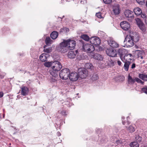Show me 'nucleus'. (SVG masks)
<instances>
[{
	"label": "nucleus",
	"instance_id": "obj_1",
	"mask_svg": "<svg viewBox=\"0 0 147 147\" xmlns=\"http://www.w3.org/2000/svg\"><path fill=\"white\" fill-rule=\"evenodd\" d=\"M62 67L59 61H54L49 71L50 75L53 76L55 77H57V72L59 71Z\"/></svg>",
	"mask_w": 147,
	"mask_h": 147
},
{
	"label": "nucleus",
	"instance_id": "obj_2",
	"mask_svg": "<svg viewBox=\"0 0 147 147\" xmlns=\"http://www.w3.org/2000/svg\"><path fill=\"white\" fill-rule=\"evenodd\" d=\"M133 37L132 36L127 35L124 40V47H132L134 45L133 41Z\"/></svg>",
	"mask_w": 147,
	"mask_h": 147
},
{
	"label": "nucleus",
	"instance_id": "obj_3",
	"mask_svg": "<svg viewBox=\"0 0 147 147\" xmlns=\"http://www.w3.org/2000/svg\"><path fill=\"white\" fill-rule=\"evenodd\" d=\"M70 72V70L68 69H63L61 70L59 73V77L62 80H66L69 77Z\"/></svg>",
	"mask_w": 147,
	"mask_h": 147
},
{
	"label": "nucleus",
	"instance_id": "obj_4",
	"mask_svg": "<svg viewBox=\"0 0 147 147\" xmlns=\"http://www.w3.org/2000/svg\"><path fill=\"white\" fill-rule=\"evenodd\" d=\"M66 45L68 46V49L70 50H72L75 48L76 43V41L72 39H68L66 40H63Z\"/></svg>",
	"mask_w": 147,
	"mask_h": 147
},
{
	"label": "nucleus",
	"instance_id": "obj_5",
	"mask_svg": "<svg viewBox=\"0 0 147 147\" xmlns=\"http://www.w3.org/2000/svg\"><path fill=\"white\" fill-rule=\"evenodd\" d=\"M79 76L81 78H84L87 76L88 72V71L84 68H80L78 70Z\"/></svg>",
	"mask_w": 147,
	"mask_h": 147
},
{
	"label": "nucleus",
	"instance_id": "obj_6",
	"mask_svg": "<svg viewBox=\"0 0 147 147\" xmlns=\"http://www.w3.org/2000/svg\"><path fill=\"white\" fill-rule=\"evenodd\" d=\"M83 49L84 51L87 53H91L95 50L94 46L90 44H86L83 46Z\"/></svg>",
	"mask_w": 147,
	"mask_h": 147
},
{
	"label": "nucleus",
	"instance_id": "obj_7",
	"mask_svg": "<svg viewBox=\"0 0 147 147\" xmlns=\"http://www.w3.org/2000/svg\"><path fill=\"white\" fill-rule=\"evenodd\" d=\"M68 48L66 44H65L63 41L60 43V46L58 47V50L61 52L63 53H65L68 50Z\"/></svg>",
	"mask_w": 147,
	"mask_h": 147
},
{
	"label": "nucleus",
	"instance_id": "obj_8",
	"mask_svg": "<svg viewBox=\"0 0 147 147\" xmlns=\"http://www.w3.org/2000/svg\"><path fill=\"white\" fill-rule=\"evenodd\" d=\"M135 81H136L138 83H140L142 84H143L144 83L143 82L138 78H132L129 74L128 78V83L130 84H132L134 83Z\"/></svg>",
	"mask_w": 147,
	"mask_h": 147
},
{
	"label": "nucleus",
	"instance_id": "obj_9",
	"mask_svg": "<svg viewBox=\"0 0 147 147\" xmlns=\"http://www.w3.org/2000/svg\"><path fill=\"white\" fill-rule=\"evenodd\" d=\"M90 43L94 45H98L100 43V40L96 37H91L90 39Z\"/></svg>",
	"mask_w": 147,
	"mask_h": 147
},
{
	"label": "nucleus",
	"instance_id": "obj_10",
	"mask_svg": "<svg viewBox=\"0 0 147 147\" xmlns=\"http://www.w3.org/2000/svg\"><path fill=\"white\" fill-rule=\"evenodd\" d=\"M106 53L108 55L112 57H115L117 54L116 50L112 48L107 49L106 50Z\"/></svg>",
	"mask_w": 147,
	"mask_h": 147
},
{
	"label": "nucleus",
	"instance_id": "obj_11",
	"mask_svg": "<svg viewBox=\"0 0 147 147\" xmlns=\"http://www.w3.org/2000/svg\"><path fill=\"white\" fill-rule=\"evenodd\" d=\"M121 28L125 30H127L130 28V24L126 21L121 22L120 24Z\"/></svg>",
	"mask_w": 147,
	"mask_h": 147
},
{
	"label": "nucleus",
	"instance_id": "obj_12",
	"mask_svg": "<svg viewBox=\"0 0 147 147\" xmlns=\"http://www.w3.org/2000/svg\"><path fill=\"white\" fill-rule=\"evenodd\" d=\"M144 53L142 51L137 50L135 51L134 55L139 59H143V57H144Z\"/></svg>",
	"mask_w": 147,
	"mask_h": 147
},
{
	"label": "nucleus",
	"instance_id": "obj_13",
	"mask_svg": "<svg viewBox=\"0 0 147 147\" xmlns=\"http://www.w3.org/2000/svg\"><path fill=\"white\" fill-rule=\"evenodd\" d=\"M69 79L72 81H75L77 80L79 78L77 73L76 72H72L69 74Z\"/></svg>",
	"mask_w": 147,
	"mask_h": 147
},
{
	"label": "nucleus",
	"instance_id": "obj_14",
	"mask_svg": "<svg viewBox=\"0 0 147 147\" xmlns=\"http://www.w3.org/2000/svg\"><path fill=\"white\" fill-rule=\"evenodd\" d=\"M125 17L127 18H130L131 19L128 20H131L134 18V16L133 15V12L129 10H126L124 12Z\"/></svg>",
	"mask_w": 147,
	"mask_h": 147
},
{
	"label": "nucleus",
	"instance_id": "obj_15",
	"mask_svg": "<svg viewBox=\"0 0 147 147\" xmlns=\"http://www.w3.org/2000/svg\"><path fill=\"white\" fill-rule=\"evenodd\" d=\"M90 56L91 58H93L97 60H101L103 59L102 56L97 53H92L91 54Z\"/></svg>",
	"mask_w": 147,
	"mask_h": 147
},
{
	"label": "nucleus",
	"instance_id": "obj_16",
	"mask_svg": "<svg viewBox=\"0 0 147 147\" xmlns=\"http://www.w3.org/2000/svg\"><path fill=\"white\" fill-rule=\"evenodd\" d=\"M108 42L110 46L112 47L117 48L119 46V44L112 39H109Z\"/></svg>",
	"mask_w": 147,
	"mask_h": 147
},
{
	"label": "nucleus",
	"instance_id": "obj_17",
	"mask_svg": "<svg viewBox=\"0 0 147 147\" xmlns=\"http://www.w3.org/2000/svg\"><path fill=\"white\" fill-rule=\"evenodd\" d=\"M78 52V50H76L75 52L71 51L68 53V56L69 58L70 59L74 58Z\"/></svg>",
	"mask_w": 147,
	"mask_h": 147
},
{
	"label": "nucleus",
	"instance_id": "obj_18",
	"mask_svg": "<svg viewBox=\"0 0 147 147\" xmlns=\"http://www.w3.org/2000/svg\"><path fill=\"white\" fill-rule=\"evenodd\" d=\"M113 11L115 15H117L120 13V10L119 6L118 5H115L113 7Z\"/></svg>",
	"mask_w": 147,
	"mask_h": 147
},
{
	"label": "nucleus",
	"instance_id": "obj_19",
	"mask_svg": "<svg viewBox=\"0 0 147 147\" xmlns=\"http://www.w3.org/2000/svg\"><path fill=\"white\" fill-rule=\"evenodd\" d=\"M49 56V55L48 54L44 53L40 56V59L41 61L44 62L47 60V58Z\"/></svg>",
	"mask_w": 147,
	"mask_h": 147
},
{
	"label": "nucleus",
	"instance_id": "obj_20",
	"mask_svg": "<svg viewBox=\"0 0 147 147\" xmlns=\"http://www.w3.org/2000/svg\"><path fill=\"white\" fill-rule=\"evenodd\" d=\"M21 94L23 96L27 95L28 92V88L25 86H24L21 88Z\"/></svg>",
	"mask_w": 147,
	"mask_h": 147
},
{
	"label": "nucleus",
	"instance_id": "obj_21",
	"mask_svg": "<svg viewBox=\"0 0 147 147\" xmlns=\"http://www.w3.org/2000/svg\"><path fill=\"white\" fill-rule=\"evenodd\" d=\"M134 12L136 15H140L142 13L141 9L139 7H136L134 9Z\"/></svg>",
	"mask_w": 147,
	"mask_h": 147
},
{
	"label": "nucleus",
	"instance_id": "obj_22",
	"mask_svg": "<svg viewBox=\"0 0 147 147\" xmlns=\"http://www.w3.org/2000/svg\"><path fill=\"white\" fill-rule=\"evenodd\" d=\"M85 67L86 68L90 70L94 69V67L91 63H86L85 65Z\"/></svg>",
	"mask_w": 147,
	"mask_h": 147
},
{
	"label": "nucleus",
	"instance_id": "obj_23",
	"mask_svg": "<svg viewBox=\"0 0 147 147\" xmlns=\"http://www.w3.org/2000/svg\"><path fill=\"white\" fill-rule=\"evenodd\" d=\"M58 35V33L55 31L53 32L50 35L51 38L53 39H56Z\"/></svg>",
	"mask_w": 147,
	"mask_h": 147
},
{
	"label": "nucleus",
	"instance_id": "obj_24",
	"mask_svg": "<svg viewBox=\"0 0 147 147\" xmlns=\"http://www.w3.org/2000/svg\"><path fill=\"white\" fill-rule=\"evenodd\" d=\"M132 56V55L131 54H126L124 56V59L126 61L130 60L131 59Z\"/></svg>",
	"mask_w": 147,
	"mask_h": 147
},
{
	"label": "nucleus",
	"instance_id": "obj_25",
	"mask_svg": "<svg viewBox=\"0 0 147 147\" xmlns=\"http://www.w3.org/2000/svg\"><path fill=\"white\" fill-rule=\"evenodd\" d=\"M138 27L143 32H146L147 29L145 25L144 24Z\"/></svg>",
	"mask_w": 147,
	"mask_h": 147
},
{
	"label": "nucleus",
	"instance_id": "obj_26",
	"mask_svg": "<svg viewBox=\"0 0 147 147\" xmlns=\"http://www.w3.org/2000/svg\"><path fill=\"white\" fill-rule=\"evenodd\" d=\"M53 62H54V61L47 62L44 63V65L47 67H51Z\"/></svg>",
	"mask_w": 147,
	"mask_h": 147
},
{
	"label": "nucleus",
	"instance_id": "obj_27",
	"mask_svg": "<svg viewBox=\"0 0 147 147\" xmlns=\"http://www.w3.org/2000/svg\"><path fill=\"white\" fill-rule=\"evenodd\" d=\"M135 20L136 22L138 27L144 24L143 22L138 18H136Z\"/></svg>",
	"mask_w": 147,
	"mask_h": 147
},
{
	"label": "nucleus",
	"instance_id": "obj_28",
	"mask_svg": "<svg viewBox=\"0 0 147 147\" xmlns=\"http://www.w3.org/2000/svg\"><path fill=\"white\" fill-rule=\"evenodd\" d=\"M53 42V41L51 40L49 37H47L45 39V43L47 45L52 44Z\"/></svg>",
	"mask_w": 147,
	"mask_h": 147
},
{
	"label": "nucleus",
	"instance_id": "obj_29",
	"mask_svg": "<svg viewBox=\"0 0 147 147\" xmlns=\"http://www.w3.org/2000/svg\"><path fill=\"white\" fill-rule=\"evenodd\" d=\"M130 64V62L129 61L125 62L124 68L126 71H127L128 70Z\"/></svg>",
	"mask_w": 147,
	"mask_h": 147
},
{
	"label": "nucleus",
	"instance_id": "obj_30",
	"mask_svg": "<svg viewBox=\"0 0 147 147\" xmlns=\"http://www.w3.org/2000/svg\"><path fill=\"white\" fill-rule=\"evenodd\" d=\"M139 77L144 80L146 81H147V75L143 74H140Z\"/></svg>",
	"mask_w": 147,
	"mask_h": 147
},
{
	"label": "nucleus",
	"instance_id": "obj_31",
	"mask_svg": "<svg viewBox=\"0 0 147 147\" xmlns=\"http://www.w3.org/2000/svg\"><path fill=\"white\" fill-rule=\"evenodd\" d=\"M81 38L83 40L86 41H88L90 40L89 37L86 34H83L81 35Z\"/></svg>",
	"mask_w": 147,
	"mask_h": 147
},
{
	"label": "nucleus",
	"instance_id": "obj_32",
	"mask_svg": "<svg viewBox=\"0 0 147 147\" xmlns=\"http://www.w3.org/2000/svg\"><path fill=\"white\" fill-rule=\"evenodd\" d=\"M131 147H139V144L136 142H134L131 143L130 144Z\"/></svg>",
	"mask_w": 147,
	"mask_h": 147
},
{
	"label": "nucleus",
	"instance_id": "obj_33",
	"mask_svg": "<svg viewBox=\"0 0 147 147\" xmlns=\"http://www.w3.org/2000/svg\"><path fill=\"white\" fill-rule=\"evenodd\" d=\"M127 130L129 132L131 133L135 131V129L133 126L130 125L127 128Z\"/></svg>",
	"mask_w": 147,
	"mask_h": 147
},
{
	"label": "nucleus",
	"instance_id": "obj_34",
	"mask_svg": "<svg viewBox=\"0 0 147 147\" xmlns=\"http://www.w3.org/2000/svg\"><path fill=\"white\" fill-rule=\"evenodd\" d=\"M134 42H138L139 40V37L138 35H136L135 36H133Z\"/></svg>",
	"mask_w": 147,
	"mask_h": 147
},
{
	"label": "nucleus",
	"instance_id": "obj_35",
	"mask_svg": "<svg viewBox=\"0 0 147 147\" xmlns=\"http://www.w3.org/2000/svg\"><path fill=\"white\" fill-rule=\"evenodd\" d=\"M125 50L123 48H120L118 51V53L120 55H123Z\"/></svg>",
	"mask_w": 147,
	"mask_h": 147
},
{
	"label": "nucleus",
	"instance_id": "obj_36",
	"mask_svg": "<svg viewBox=\"0 0 147 147\" xmlns=\"http://www.w3.org/2000/svg\"><path fill=\"white\" fill-rule=\"evenodd\" d=\"M47 47L46 45H45L44 47V51L45 52L47 53H49L52 51V48L50 47L48 49H45L46 47Z\"/></svg>",
	"mask_w": 147,
	"mask_h": 147
},
{
	"label": "nucleus",
	"instance_id": "obj_37",
	"mask_svg": "<svg viewBox=\"0 0 147 147\" xmlns=\"http://www.w3.org/2000/svg\"><path fill=\"white\" fill-rule=\"evenodd\" d=\"M58 77V74H57V76L56 77H54L53 76H51L50 81L51 82H55L56 81V79Z\"/></svg>",
	"mask_w": 147,
	"mask_h": 147
},
{
	"label": "nucleus",
	"instance_id": "obj_38",
	"mask_svg": "<svg viewBox=\"0 0 147 147\" xmlns=\"http://www.w3.org/2000/svg\"><path fill=\"white\" fill-rule=\"evenodd\" d=\"M96 16L99 18H103V16L102 15V14H101L100 12H98L97 13H96Z\"/></svg>",
	"mask_w": 147,
	"mask_h": 147
},
{
	"label": "nucleus",
	"instance_id": "obj_39",
	"mask_svg": "<svg viewBox=\"0 0 147 147\" xmlns=\"http://www.w3.org/2000/svg\"><path fill=\"white\" fill-rule=\"evenodd\" d=\"M136 1L140 5H143L145 3V0H136Z\"/></svg>",
	"mask_w": 147,
	"mask_h": 147
},
{
	"label": "nucleus",
	"instance_id": "obj_40",
	"mask_svg": "<svg viewBox=\"0 0 147 147\" xmlns=\"http://www.w3.org/2000/svg\"><path fill=\"white\" fill-rule=\"evenodd\" d=\"M136 140L139 142H140L142 140V138L138 135L136 136Z\"/></svg>",
	"mask_w": 147,
	"mask_h": 147
},
{
	"label": "nucleus",
	"instance_id": "obj_41",
	"mask_svg": "<svg viewBox=\"0 0 147 147\" xmlns=\"http://www.w3.org/2000/svg\"><path fill=\"white\" fill-rule=\"evenodd\" d=\"M104 2L106 4H109L112 2V0H103Z\"/></svg>",
	"mask_w": 147,
	"mask_h": 147
},
{
	"label": "nucleus",
	"instance_id": "obj_42",
	"mask_svg": "<svg viewBox=\"0 0 147 147\" xmlns=\"http://www.w3.org/2000/svg\"><path fill=\"white\" fill-rule=\"evenodd\" d=\"M142 91L143 92L147 94V87H146L142 88Z\"/></svg>",
	"mask_w": 147,
	"mask_h": 147
},
{
	"label": "nucleus",
	"instance_id": "obj_43",
	"mask_svg": "<svg viewBox=\"0 0 147 147\" xmlns=\"http://www.w3.org/2000/svg\"><path fill=\"white\" fill-rule=\"evenodd\" d=\"M98 76L96 75H94L92 77V79L93 80H95L98 79Z\"/></svg>",
	"mask_w": 147,
	"mask_h": 147
},
{
	"label": "nucleus",
	"instance_id": "obj_44",
	"mask_svg": "<svg viewBox=\"0 0 147 147\" xmlns=\"http://www.w3.org/2000/svg\"><path fill=\"white\" fill-rule=\"evenodd\" d=\"M141 17L142 18H144L146 17V15L145 14L142 13L141 15Z\"/></svg>",
	"mask_w": 147,
	"mask_h": 147
},
{
	"label": "nucleus",
	"instance_id": "obj_45",
	"mask_svg": "<svg viewBox=\"0 0 147 147\" xmlns=\"http://www.w3.org/2000/svg\"><path fill=\"white\" fill-rule=\"evenodd\" d=\"M136 66V65L135 63H133L132 64L131 66V68L132 69L134 68Z\"/></svg>",
	"mask_w": 147,
	"mask_h": 147
},
{
	"label": "nucleus",
	"instance_id": "obj_46",
	"mask_svg": "<svg viewBox=\"0 0 147 147\" xmlns=\"http://www.w3.org/2000/svg\"><path fill=\"white\" fill-rule=\"evenodd\" d=\"M3 95V92H0V98L2 97Z\"/></svg>",
	"mask_w": 147,
	"mask_h": 147
},
{
	"label": "nucleus",
	"instance_id": "obj_47",
	"mask_svg": "<svg viewBox=\"0 0 147 147\" xmlns=\"http://www.w3.org/2000/svg\"><path fill=\"white\" fill-rule=\"evenodd\" d=\"M117 64L119 65H120L121 64V62L119 60L117 61Z\"/></svg>",
	"mask_w": 147,
	"mask_h": 147
},
{
	"label": "nucleus",
	"instance_id": "obj_48",
	"mask_svg": "<svg viewBox=\"0 0 147 147\" xmlns=\"http://www.w3.org/2000/svg\"><path fill=\"white\" fill-rule=\"evenodd\" d=\"M123 55H120V58L121 60L123 61V59H124L123 57Z\"/></svg>",
	"mask_w": 147,
	"mask_h": 147
},
{
	"label": "nucleus",
	"instance_id": "obj_49",
	"mask_svg": "<svg viewBox=\"0 0 147 147\" xmlns=\"http://www.w3.org/2000/svg\"><path fill=\"white\" fill-rule=\"evenodd\" d=\"M145 23L147 25V17L145 19Z\"/></svg>",
	"mask_w": 147,
	"mask_h": 147
},
{
	"label": "nucleus",
	"instance_id": "obj_50",
	"mask_svg": "<svg viewBox=\"0 0 147 147\" xmlns=\"http://www.w3.org/2000/svg\"><path fill=\"white\" fill-rule=\"evenodd\" d=\"M142 147H147L146 145H144Z\"/></svg>",
	"mask_w": 147,
	"mask_h": 147
},
{
	"label": "nucleus",
	"instance_id": "obj_51",
	"mask_svg": "<svg viewBox=\"0 0 147 147\" xmlns=\"http://www.w3.org/2000/svg\"><path fill=\"white\" fill-rule=\"evenodd\" d=\"M65 29H66V31H69V30L68 29V28H65Z\"/></svg>",
	"mask_w": 147,
	"mask_h": 147
},
{
	"label": "nucleus",
	"instance_id": "obj_52",
	"mask_svg": "<svg viewBox=\"0 0 147 147\" xmlns=\"http://www.w3.org/2000/svg\"><path fill=\"white\" fill-rule=\"evenodd\" d=\"M122 123L123 125H125V122L124 121H122Z\"/></svg>",
	"mask_w": 147,
	"mask_h": 147
},
{
	"label": "nucleus",
	"instance_id": "obj_53",
	"mask_svg": "<svg viewBox=\"0 0 147 147\" xmlns=\"http://www.w3.org/2000/svg\"><path fill=\"white\" fill-rule=\"evenodd\" d=\"M58 135H59V136L60 135H61V134H60V133H58Z\"/></svg>",
	"mask_w": 147,
	"mask_h": 147
},
{
	"label": "nucleus",
	"instance_id": "obj_54",
	"mask_svg": "<svg viewBox=\"0 0 147 147\" xmlns=\"http://www.w3.org/2000/svg\"><path fill=\"white\" fill-rule=\"evenodd\" d=\"M112 66H113V64H114V63L113 62H112Z\"/></svg>",
	"mask_w": 147,
	"mask_h": 147
},
{
	"label": "nucleus",
	"instance_id": "obj_55",
	"mask_svg": "<svg viewBox=\"0 0 147 147\" xmlns=\"http://www.w3.org/2000/svg\"><path fill=\"white\" fill-rule=\"evenodd\" d=\"M122 119H124V118L123 117H122Z\"/></svg>",
	"mask_w": 147,
	"mask_h": 147
},
{
	"label": "nucleus",
	"instance_id": "obj_56",
	"mask_svg": "<svg viewBox=\"0 0 147 147\" xmlns=\"http://www.w3.org/2000/svg\"><path fill=\"white\" fill-rule=\"evenodd\" d=\"M4 115H4H4H3V117H4Z\"/></svg>",
	"mask_w": 147,
	"mask_h": 147
},
{
	"label": "nucleus",
	"instance_id": "obj_57",
	"mask_svg": "<svg viewBox=\"0 0 147 147\" xmlns=\"http://www.w3.org/2000/svg\"><path fill=\"white\" fill-rule=\"evenodd\" d=\"M146 5H147V3H146Z\"/></svg>",
	"mask_w": 147,
	"mask_h": 147
}]
</instances>
